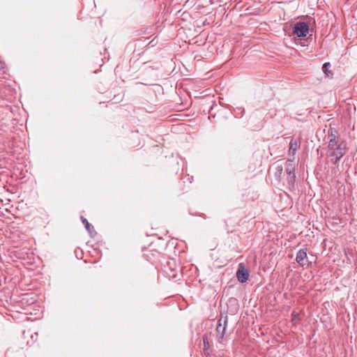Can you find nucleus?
I'll use <instances>...</instances> for the list:
<instances>
[{"mask_svg":"<svg viewBox=\"0 0 357 357\" xmlns=\"http://www.w3.org/2000/svg\"><path fill=\"white\" fill-rule=\"evenodd\" d=\"M176 274H173L172 277L173 278H176Z\"/></svg>","mask_w":357,"mask_h":357,"instance_id":"nucleus-10","label":"nucleus"},{"mask_svg":"<svg viewBox=\"0 0 357 357\" xmlns=\"http://www.w3.org/2000/svg\"><path fill=\"white\" fill-rule=\"evenodd\" d=\"M221 321H222V319H220L219 320V324L216 328L217 333H218V338L220 339V342L222 340L223 337H224V334H225V329H226V324L227 323V317H226V318L224 321V326L223 327H222Z\"/></svg>","mask_w":357,"mask_h":357,"instance_id":"nucleus-5","label":"nucleus"},{"mask_svg":"<svg viewBox=\"0 0 357 357\" xmlns=\"http://www.w3.org/2000/svg\"><path fill=\"white\" fill-rule=\"evenodd\" d=\"M206 337H204V342L205 343Z\"/></svg>","mask_w":357,"mask_h":357,"instance_id":"nucleus-11","label":"nucleus"},{"mask_svg":"<svg viewBox=\"0 0 357 357\" xmlns=\"http://www.w3.org/2000/svg\"><path fill=\"white\" fill-rule=\"evenodd\" d=\"M309 32V26L307 23L303 22H298L294 26V34L299 38L305 37Z\"/></svg>","mask_w":357,"mask_h":357,"instance_id":"nucleus-2","label":"nucleus"},{"mask_svg":"<svg viewBox=\"0 0 357 357\" xmlns=\"http://www.w3.org/2000/svg\"><path fill=\"white\" fill-rule=\"evenodd\" d=\"M327 157L331 158L333 164H336L339 160L346 153L347 150V143L344 141L339 142L336 135L331 132L328 135Z\"/></svg>","mask_w":357,"mask_h":357,"instance_id":"nucleus-1","label":"nucleus"},{"mask_svg":"<svg viewBox=\"0 0 357 357\" xmlns=\"http://www.w3.org/2000/svg\"><path fill=\"white\" fill-rule=\"evenodd\" d=\"M82 222L84 225L86 230L90 233L92 234L93 231H94L93 227L91 226L89 222L87 221L86 219L82 218Z\"/></svg>","mask_w":357,"mask_h":357,"instance_id":"nucleus-8","label":"nucleus"},{"mask_svg":"<svg viewBox=\"0 0 357 357\" xmlns=\"http://www.w3.org/2000/svg\"><path fill=\"white\" fill-rule=\"evenodd\" d=\"M331 67V65L329 62L325 63L322 66V70L327 77H331L333 75V72L330 70Z\"/></svg>","mask_w":357,"mask_h":357,"instance_id":"nucleus-7","label":"nucleus"},{"mask_svg":"<svg viewBox=\"0 0 357 357\" xmlns=\"http://www.w3.org/2000/svg\"><path fill=\"white\" fill-rule=\"evenodd\" d=\"M299 146V144L296 140L292 139L289 144V154L290 155H295L296 152Z\"/></svg>","mask_w":357,"mask_h":357,"instance_id":"nucleus-6","label":"nucleus"},{"mask_svg":"<svg viewBox=\"0 0 357 357\" xmlns=\"http://www.w3.org/2000/svg\"><path fill=\"white\" fill-rule=\"evenodd\" d=\"M236 277L241 283L245 282L248 280L249 273L242 263L238 265Z\"/></svg>","mask_w":357,"mask_h":357,"instance_id":"nucleus-4","label":"nucleus"},{"mask_svg":"<svg viewBox=\"0 0 357 357\" xmlns=\"http://www.w3.org/2000/svg\"><path fill=\"white\" fill-rule=\"evenodd\" d=\"M185 116L186 115H185V114H180V115H179L180 121L183 120V119H182V117H183V116Z\"/></svg>","mask_w":357,"mask_h":357,"instance_id":"nucleus-9","label":"nucleus"},{"mask_svg":"<svg viewBox=\"0 0 357 357\" xmlns=\"http://www.w3.org/2000/svg\"><path fill=\"white\" fill-rule=\"evenodd\" d=\"M296 260L297 263L302 267H307L309 266V261L306 250H300L297 252Z\"/></svg>","mask_w":357,"mask_h":357,"instance_id":"nucleus-3","label":"nucleus"}]
</instances>
